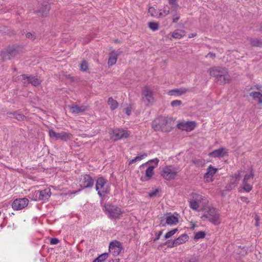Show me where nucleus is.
<instances>
[{
    "instance_id": "f257e3e1",
    "label": "nucleus",
    "mask_w": 262,
    "mask_h": 262,
    "mask_svg": "<svg viewBox=\"0 0 262 262\" xmlns=\"http://www.w3.org/2000/svg\"><path fill=\"white\" fill-rule=\"evenodd\" d=\"M172 121L171 118L160 116L153 121L152 127L155 131L160 130L163 132H168L170 130V125Z\"/></svg>"
},
{
    "instance_id": "f03ea898",
    "label": "nucleus",
    "mask_w": 262,
    "mask_h": 262,
    "mask_svg": "<svg viewBox=\"0 0 262 262\" xmlns=\"http://www.w3.org/2000/svg\"><path fill=\"white\" fill-rule=\"evenodd\" d=\"M95 188L99 196L102 198L110 192V186L103 177H99L96 180Z\"/></svg>"
},
{
    "instance_id": "7ed1b4c3",
    "label": "nucleus",
    "mask_w": 262,
    "mask_h": 262,
    "mask_svg": "<svg viewBox=\"0 0 262 262\" xmlns=\"http://www.w3.org/2000/svg\"><path fill=\"white\" fill-rule=\"evenodd\" d=\"M220 215L218 211L214 208H209L206 213L201 216L203 221L208 220L210 223L216 225L220 224Z\"/></svg>"
},
{
    "instance_id": "20e7f679",
    "label": "nucleus",
    "mask_w": 262,
    "mask_h": 262,
    "mask_svg": "<svg viewBox=\"0 0 262 262\" xmlns=\"http://www.w3.org/2000/svg\"><path fill=\"white\" fill-rule=\"evenodd\" d=\"M104 211L108 217L112 220L119 219L123 213L120 208L111 204H105L104 207Z\"/></svg>"
},
{
    "instance_id": "39448f33",
    "label": "nucleus",
    "mask_w": 262,
    "mask_h": 262,
    "mask_svg": "<svg viewBox=\"0 0 262 262\" xmlns=\"http://www.w3.org/2000/svg\"><path fill=\"white\" fill-rule=\"evenodd\" d=\"M179 171L178 168L173 167L172 165H166L163 168L161 175L164 179L170 181L175 179Z\"/></svg>"
},
{
    "instance_id": "423d86ee",
    "label": "nucleus",
    "mask_w": 262,
    "mask_h": 262,
    "mask_svg": "<svg viewBox=\"0 0 262 262\" xmlns=\"http://www.w3.org/2000/svg\"><path fill=\"white\" fill-rule=\"evenodd\" d=\"M49 135L50 137L56 140H60L62 141L67 142L70 140L72 137V135L70 133L61 132L60 133H56L53 129L49 130Z\"/></svg>"
},
{
    "instance_id": "0eeeda50",
    "label": "nucleus",
    "mask_w": 262,
    "mask_h": 262,
    "mask_svg": "<svg viewBox=\"0 0 262 262\" xmlns=\"http://www.w3.org/2000/svg\"><path fill=\"white\" fill-rule=\"evenodd\" d=\"M110 134L111 139L114 141H116L123 138H128L130 135V133L123 129L116 128L112 130Z\"/></svg>"
},
{
    "instance_id": "6e6552de",
    "label": "nucleus",
    "mask_w": 262,
    "mask_h": 262,
    "mask_svg": "<svg viewBox=\"0 0 262 262\" xmlns=\"http://www.w3.org/2000/svg\"><path fill=\"white\" fill-rule=\"evenodd\" d=\"M79 184L81 189L76 191L75 193L79 192L84 188H92L94 186V181L89 174H85L81 176L79 180Z\"/></svg>"
},
{
    "instance_id": "1a4fd4ad",
    "label": "nucleus",
    "mask_w": 262,
    "mask_h": 262,
    "mask_svg": "<svg viewBox=\"0 0 262 262\" xmlns=\"http://www.w3.org/2000/svg\"><path fill=\"white\" fill-rule=\"evenodd\" d=\"M21 77V82L24 86H27L30 84L35 86L40 84V81L37 77L28 74H23Z\"/></svg>"
},
{
    "instance_id": "9d476101",
    "label": "nucleus",
    "mask_w": 262,
    "mask_h": 262,
    "mask_svg": "<svg viewBox=\"0 0 262 262\" xmlns=\"http://www.w3.org/2000/svg\"><path fill=\"white\" fill-rule=\"evenodd\" d=\"M19 53L18 48L15 47H9L5 51L1 52V56L3 60H9L14 57Z\"/></svg>"
},
{
    "instance_id": "9b49d317",
    "label": "nucleus",
    "mask_w": 262,
    "mask_h": 262,
    "mask_svg": "<svg viewBox=\"0 0 262 262\" xmlns=\"http://www.w3.org/2000/svg\"><path fill=\"white\" fill-rule=\"evenodd\" d=\"M50 10V6L47 0H42L38 3V9L35 12L41 16H46Z\"/></svg>"
},
{
    "instance_id": "f8f14e48",
    "label": "nucleus",
    "mask_w": 262,
    "mask_h": 262,
    "mask_svg": "<svg viewBox=\"0 0 262 262\" xmlns=\"http://www.w3.org/2000/svg\"><path fill=\"white\" fill-rule=\"evenodd\" d=\"M142 100L146 105L151 104L154 101L153 93L148 86H145L142 91Z\"/></svg>"
},
{
    "instance_id": "ddd939ff",
    "label": "nucleus",
    "mask_w": 262,
    "mask_h": 262,
    "mask_svg": "<svg viewBox=\"0 0 262 262\" xmlns=\"http://www.w3.org/2000/svg\"><path fill=\"white\" fill-rule=\"evenodd\" d=\"M28 203L26 198L16 199L12 203V207L15 210H21L27 206Z\"/></svg>"
},
{
    "instance_id": "4468645a",
    "label": "nucleus",
    "mask_w": 262,
    "mask_h": 262,
    "mask_svg": "<svg viewBox=\"0 0 262 262\" xmlns=\"http://www.w3.org/2000/svg\"><path fill=\"white\" fill-rule=\"evenodd\" d=\"M122 249L121 243L118 241H113L110 244L109 250L114 256L118 255Z\"/></svg>"
},
{
    "instance_id": "2eb2a0df",
    "label": "nucleus",
    "mask_w": 262,
    "mask_h": 262,
    "mask_svg": "<svg viewBox=\"0 0 262 262\" xmlns=\"http://www.w3.org/2000/svg\"><path fill=\"white\" fill-rule=\"evenodd\" d=\"M240 173H234V174L231 177L229 183L226 186L225 190L227 191H231L234 189L238 184L240 180Z\"/></svg>"
},
{
    "instance_id": "dca6fc26",
    "label": "nucleus",
    "mask_w": 262,
    "mask_h": 262,
    "mask_svg": "<svg viewBox=\"0 0 262 262\" xmlns=\"http://www.w3.org/2000/svg\"><path fill=\"white\" fill-rule=\"evenodd\" d=\"M35 200H47L51 195L50 189L47 188L42 190H38L35 192Z\"/></svg>"
},
{
    "instance_id": "f3484780",
    "label": "nucleus",
    "mask_w": 262,
    "mask_h": 262,
    "mask_svg": "<svg viewBox=\"0 0 262 262\" xmlns=\"http://www.w3.org/2000/svg\"><path fill=\"white\" fill-rule=\"evenodd\" d=\"M196 126V123L194 121H187L186 122H182L179 123L177 126L181 130L186 132H190L194 129Z\"/></svg>"
},
{
    "instance_id": "a211bd4d",
    "label": "nucleus",
    "mask_w": 262,
    "mask_h": 262,
    "mask_svg": "<svg viewBox=\"0 0 262 262\" xmlns=\"http://www.w3.org/2000/svg\"><path fill=\"white\" fill-rule=\"evenodd\" d=\"M227 70L225 68L216 67L210 69V74L211 76H213L216 79L220 76H223V74L227 73Z\"/></svg>"
},
{
    "instance_id": "6ab92c4d",
    "label": "nucleus",
    "mask_w": 262,
    "mask_h": 262,
    "mask_svg": "<svg viewBox=\"0 0 262 262\" xmlns=\"http://www.w3.org/2000/svg\"><path fill=\"white\" fill-rule=\"evenodd\" d=\"M228 154V150L225 148H220L209 153V156L213 158L224 157Z\"/></svg>"
},
{
    "instance_id": "aec40b11",
    "label": "nucleus",
    "mask_w": 262,
    "mask_h": 262,
    "mask_svg": "<svg viewBox=\"0 0 262 262\" xmlns=\"http://www.w3.org/2000/svg\"><path fill=\"white\" fill-rule=\"evenodd\" d=\"M120 54V52H116L115 51H113L110 53L107 62V64L109 67L113 66L116 63L118 57Z\"/></svg>"
},
{
    "instance_id": "412c9836",
    "label": "nucleus",
    "mask_w": 262,
    "mask_h": 262,
    "mask_svg": "<svg viewBox=\"0 0 262 262\" xmlns=\"http://www.w3.org/2000/svg\"><path fill=\"white\" fill-rule=\"evenodd\" d=\"M155 168L154 166H149L146 170L145 176L141 178V180L142 182L147 181L149 180L154 174V168Z\"/></svg>"
},
{
    "instance_id": "4be33fe9",
    "label": "nucleus",
    "mask_w": 262,
    "mask_h": 262,
    "mask_svg": "<svg viewBox=\"0 0 262 262\" xmlns=\"http://www.w3.org/2000/svg\"><path fill=\"white\" fill-rule=\"evenodd\" d=\"M179 214L174 213L173 215H170L166 217V223L167 225H176L179 222Z\"/></svg>"
},
{
    "instance_id": "5701e85b",
    "label": "nucleus",
    "mask_w": 262,
    "mask_h": 262,
    "mask_svg": "<svg viewBox=\"0 0 262 262\" xmlns=\"http://www.w3.org/2000/svg\"><path fill=\"white\" fill-rule=\"evenodd\" d=\"M188 91V89L185 88H181L170 90L168 92V94L170 96H181L185 94Z\"/></svg>"
},
{
    "instance_id": "b1692460",
    "label": "nucleus",
    "mask_w": 262,
    "mask_h": 262,
    "mask_svg": "<svg viewBox=\"0 0 262 262\" xmlns=\"http://www.w3.org/2000/svg\"><path fill=\"white\" fill-rule=\"evenodd\" d=\"M70 112L73 114H79L84 112L86 110V107L84 106H78L77 105H74L72 106H69Z\"/></svg>"
},
{
    "instance_id": "393cba45",
    "label": "nucleus",
    "mask_w": 262,
    "mask_h": 262,
    "mask_svg": "<svg viewBox=\"0 0 262 262\" xmlns=\"http://www.w3.org/2000/svg\"><path fill=\"white\" fill-rule=\"evenodd\" d=\"M215 80L220 84L229 83L230 81V78L229 75L228 74V71L226 73L223 74V76H220L215 79Z\"/></svg>"
},
{
    "instance_id": "a878e982",
    "label": "nucleus",
    "mask_w": 262,
    "mask_h": 262,
    "mask_svg": "<svg viewBox=\"0 0 262 262\" xmlns=\"http://www.w3.org/2000/svg\"><path fill=\"white\" fill-rule=\"evenodd\" d=\"M250 96L252 98L257 101L258 104H262V94L259 92H252L249 94Z\"/></svg>"
},
{
    "instance_id": "bb28decb",
    "label": "nucleus",
    "mask_w": 262,
    "mask_h": 262,
    "mask_svg": "<svg viewBox=\"0 0 262 262\" xmlns=\"http://www.w3.org/2000/svg\"><path fill=\"white\" fill-rule=\"evenodd\" d=\"M250 45L252 47H259L261 48L262 47V40L258 39V38H249L248 39Z\"/></svg>"
},
{
    "instance_id": "cd10ccee",
    "label": "nucleus",
    "mask_w": 262,
    "mask_h": 262,
    "mask_svg": "<svg viewBox=\"0 0 262 262\" xmlns=\"http://www.w3.org/2000/svg\"><path fill=\"white\" fill-rule=\"evenodd\" d=\"M189 239V236L186 233L182 234L181 236L174 239L177 245H179L185 243Z\"/></svg>"
},
{
    "instance_id": "c85d7f7f",
    "label": "nucleus",
    "mask_w": 262,
    "mask_h": 262,
    "mask_svg": "<svg viewBox=\"0 0 262 262\" xmlns=\"http://www.w3.org/2000/svg\"><path fill=\"white\" fill-rule=\"evenodd\" d=\"M217 170V168H214L212 165H210L207 169V172L204 174V178H208L212 177Z\"/></svg>"
},
{
    "instance_id": "c756f323",
    "label": "nucleus",
    "mask_w": 262,
    "mask_h": 262,
    "mask_svg": "<svg viewBox=\"0 0 262 262\" xmlns=\"http://www.w3.org/2000/svg\"><path fill=\"white\" fill-rule=\"evenodd\" d=\"M186 32L183 30H176L172 34V37L174 38L180 39L185 35Z\"/></svg>"
},
{
    "instance_id": "7c9ffc66",
    "label": "nucleus",
    "mask_w": 262,
    "mask_h": 262,
    "mask_svg": "<svg viewBox=\"0 0 262 262\" xmlns=\"http://www.w3.org/2000/svg\"><path fill=\"white\" fill-rule=\"evenodd\" d=\"M107 103L110 106L111 110H114L116 109L118 106V103L117 101L114 100L112 97H110L107 100Z\"/></svg>"
},
{
    "instance_id": "2f4dec72",
    "label": "nucleus",
    "mask_w": 262,
    "mask_h": 262,
    "mask_svg": "<svg viewBox=\"0 0 262 262\" xmlns=\"http://www.w3.org/2000/svg\"><path fill=\"white\" fill-rule=\"evenodd\" d=\"M108 256V254L107 253H104L98 256L93 262H103L107 258Z\"/></svg>"
},
{
    "instance_id": "473e14b6",
    "label": "nucleus",
    "mask_w": 262,
    "mask_h": 262,
    "mask_svg": "<svg viewBox=\"0 0 262 262\" xmlns=\"http://www.w3.org/2000/svg\"><path fill=\"white\" fill-rule=\"evenodd\" d=\"M169 5L171 6V12H173V11L177 10L179 5L178 4L177 0H168Z\"/></svg>"
},
{
    "instance_id": "72a5a7b5",
    "label": "nucleus",
    "mask_w": 262,
    "mask_h": 262,
    "mask_svg": "<svg viewBox=\"0 0 262 262\" xmlns=\"http://www.w3.org/2000/svg\"><path fill=\"white\" fill-rule=\"evenodd\" d=\"M192 163L197 167H202L205 164V160L201 159H194Z\"/></svg>"
},
{
    "instance_id": "f704fd0d",
    "label": "nucleus",
    "mask_w": 262,
    "mask_h": 262,
    "mask_svg": "<svg viewBox=\"0 0 262 262\" xmlns=\"http://www.w3.org/2000/svg\"><path fill=\"white\" fill-rule=\"evenodd\" d=\"M10 114L12 115L13 117L18 121H23L26 118L25 116L21 114H18L17 112L10 113Z\"/></svg>"
},
{
    "instance_id": "c9c22d12",
    "label": "nucleus",
    "mask_w": 262,
    "mask_h": 262,
    "mask_svg": "<svg viewBox=\"0 0 262 262\" xmlns=\"http://www.w3.org/2000/svg\"><path fill=\"white\" fill-rule=\"evenodd\" d=\"M147 156V154L144 152L142 155H141L140 156H138L136 157L134 159L131 160L129 161V164H131L132 163H134L138 161L141 160L142 159H143L144 157H146Z\"/></svg>"
},
{
    "instance_id": "e433bc0d",
    "label": "nucleus",
    "mask_w": 262,
    "mask_h": 262,
    "mask_svg": "<svg viewBox=\"0 0 262 262\" xmlns=\"http://www.w3.org/2000/svg\"><path fill=\"white\" fill-rule=\"evenodd\" d=\"M190 207L193 210H197L199 207V202L195 200H192L190 201Z\"/></svg>"
},
{
    "instance_id": "4c0bfd02",
    "label": "nucleus",
    "mask_w": 262,
    "mask_h": 262,
    "mask_svg": "<svg viewBox=\"0 0 262 262\" xmlns=\"http://www.w3.org/2000/svg\"><path fill=\"white\" fill-rule=\"evenodd\" d=\"M149 28L152 31H157L159 28V24L155 22H150L148 23Z\"/></svg>"
},
{
    "instance_id": "58836bf2",
    "label": "nucleus",
    "mask_w": 262,
    "mask_h": 262,
    "mask_svg": "<svg viewBox=\"0 0 262 262\" xmlns=\"http://www.w3.org/2000/svg\"><path fill=\"white\" fill-rule=\"evenodd\" d=\"M177 10L173 11V12H171L172 13V22L174 23H177L180 18V14L177 13Z\"/></svg>"
},
{
    "instance_id": "ea45409f",
    "label": "nucleus",
    "mask_w": 262,
    "mask_h": 262,
    "mask_svg": "<svg viewBox=\"0 0 262 262\" xmlns=\"http://www.w3.org/2000/svg\"><path fill=\"white\" fill-rule=\"evenodd\" d=\"M254 171H253V170L251 169V170H250V173L248 174H246L244 177V180H243V181L244 182H248V181L251 179H253V177H254Z\"/></svg>"
},
{
    "instance_id": "a19ab883",
    "label": "nucleus",
    "mask_w": 262,
    "mask_h": 262,
    "mask_svg": "<svg viewBox=\"0 0 262 262\" xmlns=\"http://www.w3.org/2000/svg\"><path fill=\"white\" fill-rule=\"evenodd\" d=\"M206 235V232L205 231H199L196 232L194 236V239H199L200 238H203Z\"/></svg>"
},
{
    "instance_id": "79ce46f5",
    "label": "nucleus",
    "mask_w": 262,
    "mask_h": 262,
    "mask_svg": "<svg viewBox=\"0 0 262 262\" xmlns=\"http://www.w3.org/2000/svg\"><path fill=\"white\" fill-rule=\"evenodd\" d=\"M178 231V228L173 229L168 232H167L165 235V238L167 239L171 237Z\"/></svg>"
},
{
    "instance_id": "37998d69",
    "label": "nucleus",
    "mask_w": 262,
    "mask_h": 262,
    "mask_svg": "<svg viewBox=\"0 0 262 262\" xmlns=\"http://www.w3.org/2000/svg\"><path fill=\"white\" fill-rule=\"evenodd\" d=\"M243 188L244 189V190L245 191L249 192L252 190V185L248 184V182H243Z\"/></svg>"
},
{
    "instance_id": "c03bdc74",
    "label": "nucleus",
    "mask_w": 262,
    "mask_h": 262,
    "mask_svg": "<svg viewBox=\"0 0 262 262\" xmlns=\"http://www.w3.org/2000/svg\"><path fill=\"white\" fill-rule=\"evenodd\" d=\"M26 36L32 41H34L36 39V35L35 32H28L26 34Z\"/></svg>"
},
{
    "instance_id": "a18cd8bd",
    "label": "nucleus",
    "mask_w": 262,
    "mask_h": 262,
    "mask_svg": "<svg viewBox=\"0 0 262 262\" xmlns=\"http://www.w3.org/2000/svg\"><path fill=\"white\" fill-rule=\"evenodd\" d=\"M163 245H167V247L169 248L178 246L174 240L172 242H170V241L168 240L165 243H164Z\"/></svg>"
},
{
    "instance_id": "49530a36",
    "label": "nucleus",
    "mask_w": 262,
    "mask_h": 262,
    "mask_svg": "<svg viewBox=\"0 0 262 262\" xmlns=\"http://www.w3.org/2000/svg\"><path fill=\"white\" fill-rule=\"evenodd\" d=\"M80 69L82 71L85 72L88 69V62L85 60H83L80 64Z\"/></svg>"
},
{
    "instance_id": "de8ad7c7",
    "label": "nucleus",
    "mask_w": 262,
    "mask_h": 262,
    "mask_svg": "<svg viewBox=\"0 0 262 262\" xmlns=\"http://www.w3.org/2000/svg\"><path fill=\"white\" fill-rule=\"evenodd\" d=\"M185 262H199V258L195 256H192L186 258Z\"/></svg>"
},
{
    "instance_id": "09e8293b",
    "label": "nucleus",
    "mask_w": 262,
    "mask_h": 262,
    "mask_svg": "<svg viewBox=\"0 0 262 262\" xmlns=\"http://www.w3.org/2000/svg\"><path fill=\"white\" fill-rule=\"evenodd\" d=\"M159 162V160L158 158H155L154 159L149 160L148 162H146L145 164H142L141 167H143L148 164V163H155L156 165H158V163Z\"/></svg>"
},
{
    "instance_id": "8fccbe9b",
    "label": "nucleus",
    "mask_w": 262,
    "mask_h": 262,
    "mask_svg": "<svg viewBox=\"0 0 262 262\" xmlns=\"http://www.w3.org/2000/svg\"><path fill=\"white\" fill-rule=\"evenodd\" d=\"M182 101L181 100H176L171 101V105L172 107L178 106H180L182 104Z\"/></svg>"
},
{
    "instance_id": "3c124183",
    "label": "nucleus",
    "mask_w": 262,
    "mask_h": 262,
    "mask_svg": "<svg viewBox=\"0 0 262 262\" xmlns=\"http://www.w3.org/2000/svg\"><path fill=\"white\" fill-rule=\"evenodd\" d=\"M162 11L164 13V16L167 15L170 13V9L167 6H164Z\"/></svg>"
},
{
    "instance_id": "603ef678",
    "label": "nucleus",
    "mask_w": 262,
    "mask_h": 262,
    "mask_svg": "<svg viewBox=\"0 0 262 262\" xmlns=\"http://www.w3.org/2000/svg\"><path fill=\"white\" fill-rule=\"evenodd\" d=\"M159 191V190L158 189H156L155 190L152 191L151 192L149 193V196L150 198H153L155 197L157 193Z\"/></svg>"
},
{
    "instance_id": "864d4df0",
    "label": "nucleus",
    "mask_w": 262,
    "mask_h": 262,
    "mask_svg": "<svg viewBox=\"0 0 262 262\" xmlns=\"http://www.w3.org/2000/svg\"><path fill=\"white\" fill-rule=\"evenodd\" d=\"M59 242V241L57 238H51L50 239L51 245H56Z\"/></svg>"
},
{
    "instance_id": "5fc2aeb1",
    "label": "nucleus",
    "mask_w": 262,
    "mask_h": 262,
    "mask_svg": "<svg viewBox=\"0 0 262 262\" xmlns=\"http://www.w3.org/2000/svg\"><path fill=\"white\" fill-rule=\"evenodd\" d=\"M125 113L127 115L129 116L131 114L132 109L130 107H127L125 108Z\"/></svg>"
},
{
    "instance_id": "6e6d98bb",
    "label": "nucleus",
    "mask_w": 262,
    "mask_h": 262,
    "mask_svg": "<svg viewBox=\"0 0 262 262\" xmlns=\"http://www.w3.org/2000/svg\"><path fill=\"white\" fill-rule=\"evenodd\" d=\"M241 200L243 202H245L247 204H248L249 203V201L248 200V198L245 196H241L240 198Z\"/></svg>"
},
{
    "instance_id": "4d7b16f0",
    "label": "nucleus",
    "mask_w": 262,
    "mask_h": 262,
    "mask_svg": "<svg viewBox=\"0 0 262 262\" xmlns=\"http://www.w3.org/2000/svg\"><path fill=\"white\" fill-rule=\"evenodd\" d=\"M255 221H256L255 222V226L256 227L259 226V220H260L259 219V217L258 215H256L255 216Z\"/></svg>"
},
{
    "instance_id": "13d9d810",
    "label": "nucleus",
    "mask_w": 262,
    "mask_h": 262,
    "mask_svg": "<svg viewBox=\"0 0 262 262\" xmlns=\"http://www.w3.org/2000/svg\"><path fill=\"white\" fill-rule=\"evenodd\" d=\"M155 9L154 8L152 7H150L149 9H148V12L149 13H150L151 15L152 16H154L155 15L154 14V12L155 11Z\"/></svg>"
},
{
    "instance_id": "bf43d9fd",
    "label": "nucleus",
    "mask_w": 262,
    "mask_h": 262,
    "mask_svg": "<svg viewBox=\"0 0 262 262\" xmlns=\"http://www.w3.org/2000/svg\"><path fill=\"white\" fill-rule=\"evenodd\" d=\"M162 231H161L159 232V233L156 235V237H155V238L154 239V242H156L157 241H158V239H159L161 235H162Z\"/></svg>"
},
{
    "instance_id": "052dcab7",
    "label": "nucleus",
    "mask_w": 262,
    "mask_h": 262,
    "mask_svg": "<svg viewBox=\"0 0 262 262\" xmlns=\"http://www.w3.org/2000/svg\"><path fill=\"white\" fill-rule=\"evenodd\" d=\"M207 56H210V57L214 58L215 57V54L211 52H209Z\"/></svg>"
},
{
    "instance_id": "680f3d73",
    "label": "nucleus",
    "mask_w": 262,
    "mask_h": 262,
    "mask_svg": "<svg viewBox=\"0 0 262 262\" xmlns=\"http://www.w3.org/2000/svg\"><path fill=\"white\" fill-rule=\"evenodd\" d=\"M196 35H197V34L196 33H191L189 35L188 37L189 38H191L196 36Z\"/></svg>"
},
{
    "instance_id": "e2e57ef3",
    "label": "nucleus",
    "mask_w": 262,
    "mask_h": 262,
    "mask_svg": "<svg viewBox=\"0 0 262 262\" xmlns=\"http://www.w3.org/2000/svg\"><path fill=\"white\" fill-rule=\"evenodd\" d=\"M254 86H255V88L256 89H257V90H260L261 86L260 85L257 84V85H255Z\"/></svg>"
},
{
    "instance_id": "0e129e2a",
    "label": "nucleus",
    "mask_w": 262,
    "mask_h": 262,
    "mask_svg": "<svg viewBox=\"0 0 262 262\" xmlns=\"http://www.w3.org/2000/svg\"><path fill=\"white\" fill-rule=\"evenodd\" d=\"M195 227V224H193L192 225V226L191 227L190 229H191V230H193V229H194Z\"/></svg>"
},
{
    "instance_id": "69168bd1",
    "label": "nucleus",
    "mask_w": 262,
    "mask_h": 262,
    "mask_svg": "<svg viewBox=\"0 0 262 262\" xmlns=\"http://www.w3.org/2000/svg\"><path fill=\"white\" fill-rule=\"evenodd\" d=\"M164 16V13H163V11L160 12V13H159V16Z\"/></svg>"
},
{
    "instance_id": "338daca9",
    "label": "nucleus",
    "mask_w": 262,
    "mask_h": 262,
    "mask_svg": "<svg viewBox=\"0 0 262 262\" xmlns=\"http://www.w3.org/2000/svg\"><path fill=\"white\" fill-rule=\"evenodd\" d=\"M108 262H115V260L112 259L111 260H110Z\"/></svg>"
},
{
    "instance_id": "774afa93",
    "label": "nucleus",
    "mask_w": 262,
    "mask_h": 262,
    "mask_svg": "<svg viewBox=\"0 0 262 262\" xmlns=\"http://www.w3.org/2000/svg\"><path fill=\"white\" fill-rule=\"evenodd\" d=\"M260 30H261V31H262V25H261V26H260Z\"/></svg>"
}]
</instances>
